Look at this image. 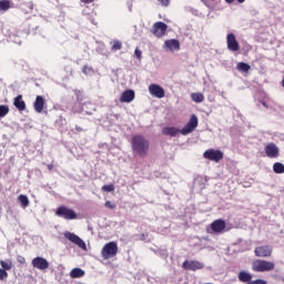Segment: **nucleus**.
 <instances>
[{"instance_id": "c85d7f7f", "label": "nucleus", "mask_w": 284, "mask_h": 284, "mask_svg": "<svg viewBox=\"0 0 284 284\" xmlns=\"http://www.w3.org/2000/svg\"><path fill=\"white\" fill-rule=\"evenodd\" d=\"M10 112V109L8 105H0V118H4Z\"/></svg>"}, {"instance_id": "79ce46f5", "label": "nucleus", "mask_w": 284, "mask_h": 284, "mask_svg": "<svg viewBox=\"0 0 284 284\" xmlns=\"http://www.w3.org/2000/svg\"><path fill=\"white\" fill-rule=\"evenodd\" d=\"M282 282L284 283V277L282 278Z\"/></svg>"}, {"instance_id": "412c9836", "label": "nucleus", "mask_w": 284, "mask_h": 284, "mask_svg": "<svg viewBox=\"0 0 284 284\" xmlns=\"http://www.w3.org/2000/svg\"><path fill=\"white\" fill-rule=\"evenodd\" d=\"M84 275H85V272L81 268H73L70 272V277L71 278H80V277H83Z\"/></svg>"}, {"instance_id": "c756f323", "label": "nucleus", "mask_w": 284, "mask_h": 284, "mask_svg": "<svg viewBox=\"0 0 284 284\" xmlns=\"http://www.w3.org/2000/svg\"><path fill=\"white\" fill-rule=\"evenodd\" d=\"M101 190L104 191V192H114L115 191V186H114V184L103 185L101 187Z\"/></svg>"}, {"instance_id": "f257e3e1", "label": "nucleus", "mask_w": 284, "mask_h": 284, "mask_svg": "<svg viewBox=\"0 0 284 284\" xmlns=\"http://www.w3.org/2000/svg\"><path fill=\"white\" fill-rule=\"evenodd\" d=\"M199 126V119L195 114H192L189 122L185 124L182 130L171 126V128H163L162 134L165 136H178L179 134L187 135L191 134L195 129Z\"/></svg>"}, {"instance_id": "f03ea898", "label": "nucleus", "mask_w": 284, "mask_h": 284, "mask_svg": "<svg viewBox=\"0 0 284 284\" xmlns=\"http://www.w3.org/2000/svg\"><path fill=\"white\" fill-rule=\"evenodd\" d=\"M131 149L134 155L144 159L150 153V141L143 135H133L131 139Z\"/></svg>"}, {"instance_id": "39448f33", "label": "nucleus", "mask_w": 284, "mask_h": 284, "mask_svg": "<svg viewBox=\"0 0 284 284\" xmlns=\"http://www.w3.org/2000/svg\"><path fill=\"white\" fill-rule=\"evenodd\" d=\"M55 215L65 220V221H72V220H77L78 219V214L74 210L69 209L64 205L59 206L55 210Z\"/></svg>"}, {"instance_id": "f3484780", "label": "nucleus", "mask_w": 284, "mask_h": 284, "mask_svg": "<svg viewBox=\"0 0 284 284\" xmlns=\"http://www.w3.org/2000/svg\"><path fill=\"white\" fill-rule=\"evenodd\" d=\"M164 45L171 52L180 51V49H181L180 42L175 39L166 40L164 42Z\"/></svg>"}, {"instance_id": "9d476101", "label": "nucleus", "mask_w": 284, "mask_h": 284, "mask_svg": "<svg viewBox=\"0 0 284 284\" xmlns=\"http://www.w3.org/2000/svg\"><path fill=\"white\" fill-rule=\"evenodd\" d=\"M254 254L257 257H271L273 255V247L270 245L257 246L254 250Z\"/></svg>"}, {"instance_id": "5701e85b", "label": "nucleus", "mask_w": 284, "mask_h": 284, "mask_svg": "<svg viewBox=\"0 0 284 284\" xmlns=\"http://www.w3.org/2000/svg\"><path fill=\"white\" fill-rule=\"evenodd\" d=\"M18 202L20 203L22 209L28 207L29 204H30V201H29L28 196L23 195V194L18 196Z\"/></svg>"}, {"instance_id": "f8f14e48", "label": "nucleus", "mask_w": 284, "mask_h": 284, "mask_svg": "<svg viewBox=\"0 0 284 284\" xmlns=\"http://www.w3.org/2000/svg\"><path fill=\"white\" fill-rule=\"evenodd\" d=\"M31 265H32V267L40 270V271H45L50 266L49 262L45 258L40 257V256L32 258Z\"/></svg>"}, {"instance_id": "c9c22d12", "label": "nucleus", "mask_w": 284, "mask_h": 284, "mask_svg": "<svg viewBox=\"0 0 284 284\" xmlns=\"http://www.w3.org/2000/svg\"><path fill=\"white\" fill-rule=\"evenodd\" d=\"M252 282H253V284H267V282L264 281V280H255V281H252Z\"/></svg>"}, {"instance_id": "7ed1b4c3", "label": "nucleus", "mask_w": 284, "mask_h": 284, "mask_svg": "<svg viewBox=\"0 0 284 284\" xmlns=\"http://www.w3.org/2000/svg\"><path fill=\"white\" fill-rule=\"evenodd\" d=\"M276 267L274 262L265 260H256L252 263V271L255 273H264L274 271Z\"/></svg>"}, {"instance_id": "6ab92c4d", "label": "nucleus", "mask_w": 284, "mask_h": 284, "mask_svg": "<svg viewBox=\"0 0 284 284\" xmlns=\"http://www.w3.org/2000/svg\"><path fill=\"white\" fill-rule=\"evenodd\" d=\"M237 278L241 283H251L253 282V275L246 271H241L239 274H237Z\"/></svg>"}, {"instance_id": "2eb2a0df", "label": "nucleus", "mask_w": 284, "mask_h": 284, "mask_svg": "<svg viewBox=\"0 0 284 284\" xmlns=\"http://www.w3.org/2000/svg\"><path fill=\"white\" fill-rule=\"evenodd\" d=\"M135 99V92L133 90H126L124 91L120 97L121 103H131Z\"/></svg>"}, {"instance_id": "72a5a7b5", "label": "nucleus", "mask_w": 284, "mask_h": 284, "mask_svg": "<svg viewBox=\"0 0 284 284\" xmlns=\"http://www.w3.org/2000/svg\"><path fill=\"white\" fill-rule=\"evenodd\" d=\"M104 206L105 207H108V209H110V210H113V209H115L116 207V205L115 204H113L112 202H110V201H106L105 203H104Z\"/></svg>"}, {"instance_id": "4c0bfd02", "label": "nucleus", "mask_w": 284, "mask_h": 284, "mask_svg": "<svg viewBox=\"0 0 284 284\" xmlns=\"http://www.w3.org/2000/svg\"><path fill=\"white\" fill-rule=\"evenodd\" d=\"M262 105H263L264 108L268 109V105H267L266 102H262Z\"/></svg>"}, {"instance_id": "473e14b6", "label": "nucleus", "mask_w": 284, "mask_h": 284, "mask_svg": "<svg viewBox=\"0 0 284 284\" xmlns=\"http://www.w3.org/2000/svg\"><path fill=\"white\" fill-rule=\"evenodd\" d=\"M134 55H135V58H136L138 60H141V59H142V51H140V49L136 48V49L134 50Z\"/></svg>"}, {"instance_id": "aec40b11", "label": "nucleus", "mask_w": 284, "mask_h": 284, "mask_svg": "<svg viewBox=\"0 0 284 284\" xmlns=\"http://www.w3.org/2000/svg\"><path fill=\"white\" fill-rule=\"evenodd\" d=\"M44 99L40 95L36 98V101L33 103V109L37 113H42L44 109Z\"/></svg>"}, {"instance_id": "4be33fe9", "label": "nucleus", "mask_w": 284, "mask_h": 284, "mask_svg": "<svg viewBox=\"0 0 284 284\" xmlns=\"http://www.w3.org/2000/svg\"><path fill=\"white\" fill-rule=\"evenodd\" d=\"M236 70L240 72L248 73L251 71V65L244 62H240L236 64Z\"/></svg>"}, {"instance_id": "2f4dec72", "label": "nucleus", "mask_w": 284, "mask_h": 284, "mask_svg": "<svg viewBox=\"0 0 284 284\" xmlns=\"http://www.w3.org/2000/svg\"><path fill=\"white\" fill-rule=\"evenodd\" d=\"M9 276L8 272L6 270L0 268V281L7 280Z\"/></svg>"}, {"instance_id": "cd10ccee", "label": "nucleus", "mask_w": 284, "mask_h": 284, "mask_svg": "<svg viewBox=\"0 0 284 284\" xmlns=\"http://www.w3.org/2000/svg\"><path fill=\"white\" fill-rule=\"evenodd\" d=\"M1 270L10 271L12 268V262L0 261Z\"/></svg>"}, {"instance_id": "393cba45", "label": "nucleus", "mask_w": 284, "mask_h": 284, "mask_svg": "<svg viewBox=\"0 0 284 284\" xmlns=\"http://www.w3.org/2000/svg\"><path fill=\"white\" fill-rule=\"evenodd\" d=\"M273 172L275 174H284V164L277 162L273 164Z\"/></svg>"}, {"instance_id": "dca6fc26", "label": "nucleus", "mask_w": 284, "mask_h": 284, "mask_svg": "<svg viewBox=\"0 0 284 284\" xmlns=\"http://www.w3.org/2000/svg\"><path fill=\"white\" fill-rule=\"evenodd\" d=\"M226 229V223L223 220H216L211 223V230L214 233H222Z\"/></svg>"}, {"instance_id": "f704fd0d", "label": "nucleus", "mask_w": 284, "mask_h": 284, "mask_svg": "<svg viewBox=\"0 0 284 284\" xmlns=\"http://www.w3.org/2000/svg\"><path fill=\"white\" fill-rule=\"evenodd\" d=\"M17 262H18L19 264H26V257H23V256H18V257H17Z\"/></svg>"}, {"instance_id": "58836bf2", "label": "nucleus", "mask_w": 284, "mask_h": 284, "mask_svg": "<svg viewBox=\"0 0 284 284\" xmlns=\"http://www.w3.org/2000/svg\"><path fill=\"white\" fill-rule=\"evenodd\" d=\"M281 85L284 88V77H283V80L281 82Z\"/></svg>"}, {"instance_id": "bb28decb", "label": "nucleus", "mask_w": 284, "mask_h": 284, "mask_svg": "<svg viewBox=\"0 0 284 284\" xmlns=\"http://www.w3.org/2000/svg\"><path fill=\"white\" fill-rule=\"evenodd\" d=\"M122 47H123L122 42L119 41V40H115V41L112 42L111 50L112 51H120V50H122Z\"/></svg>"}, {"instance_id": "6e6552de", "label": "nucleus", "mask_w": 284, "mask_h": 284, "mask_svg": "<svg viewBox=\"0 0 284 284\" xmlns=\"http://www.w3.org/2000/svg\"><path fill=\"white\" fill-rule=\"evenodd\" d=\"M168 28L169 27H168L166 23H164V22H156V23H154L152 26L151 33L154 37L161 39V38L165 37Z\"/></svg>"}, {"instance_id": "9b49d317", "label": "nucleus", "mask_w": 284, "mask_h": 284, "mask_svg": "<svg viewBox=\"0 0 284 284\" xmlns=\"http://www.w3.org/2000/svg\"><path fill=\"white\" fill-rule=\"evenodd\" d=\"M265 155L270 159H277L280 156V148L275 143H268L264 148Z\"/></svg>"}, {"instance_id": "20e7f679", "label": "nucleus", "mask_w": 284, "mask_h": 284, "mask_svg": "<svg viewBox=\"0 0 284 284\" xmlns=\"http://www.w3.org/2000/svg\"><path fill=\"white\" fill-rule=\"evenodd\" d=\"M119 253V246L116 242H109L104 244V246L101 250V256L103 260L113 258Z\"/></svg>"}, {"instance_id": "423d86ee", "label": "nucleus", "mask_w": 284, "mask_h": 284, "mask_svg": "<svg viewBox=\"0 0 284 284\" xmlns=\"http://www.w3.org/2000/svg\"><path fill=\"white\" fill-rule=\"evenodd\" d=\"M203 158L205 160L219 163L224 159V153L220 150L209 149L203 153Z\"/></svg>"}, {"instance_id": "37998d69", "label": "nucleus", "mask_w": 284, "mask_h": 284, "mask_svg": "<svg viewBox=\"0 0 284 284\" xmlns=\"http://www.w3.org/2000/svg\"><path fill=\"white\" fill-rule=\"evenodd\" d=\"M206 284H211V283H206Z\"/></svg>"}, {"instance_id": "b1692460", "label": "nucleus", "mask_w": 284, "mask_h": 284, "mask_svg": "<svg viewBox=\"0 0 284 284\" xmlns=\"http://www.w3.org/2000/svg\"><path fill=\"white\" fill-rule=\"evenodd\" d=\"M191 99L195 103H202V102H204L205 97L202 93H192Z\"/></svg>"}, {"instance_id": "0eeeda50", "label": "nucleus", "mask_w": 284, "mask_h": 284, "mask_svg": "<svg viewBox=\"0 0 284 284\" xmlns=\"http://www.w3.org/2000/svg\"><path fill=\"white\" fill-rule=\"evenodd\" d=\"M63 237H65L72 244L77 245L79 248L87 250L85 242L77 234L71 233V232H64Z\"/></svg>"}, {"instance_id": "7c9ffc66", "label": "nucleus", "mask_w": 284, "mask_h": 284, "mask_svg": "<svg viewBox=\"0 0 284 284\" xmlns=\"http://www.w3.org/2000/svg\"><path fill=\"white\" fill-rule=\"evenodd\" d=\"M93 71H94L93 68H91L89 65H84L82 68V73L85 74V75H89V74L93 73Z\"/></svg>"}, {"instance_id": "4468645a", "label": "nucleus", "mask_w": 284, "mask_h": 284, "mask_svg": "<svg viewBox=\"0 0 284 284\" xmlns=\"http://www.w3.org/2000/svg\"><path fill=\"white\" fill-rule=\"evenodd\" d=\"M149 92L152 97H155L158 99H162L165 97L164 89L159 84H150L149 85Z\"/></svg>"}, {"instance_id": "e433bc0d", "label": "nucleus", "mask_w": 284, "mask_h": 284, "mask_svg": "<svg viewBox=\"0 0 284 284\" xmlns=\"http://www.w3.org/2000/svg\"><path fill=\"white\" fill-rule=\"evenodd\" d=\"M47 169H48L49 171H52V170L54 169V164H48V165H47Z\"/></svg>"}, {"instance_id": "1a4fd4ad", "label": "nucleus", "mask_w": 284, "mask_h": 284, "mask_svg": "<svg viewBox=\"0 0 284 284\" xmlns=\"http://www.w3.org/2000/svg\"><path fill=\"white\" fill-rule=\"evenodd\" d=\"M226 47H227V50H230L231 52L240 51L241 47L234 33H229L226 36Z\"/></svg>"}, {"instance_id": "a211bd4d", "label": "nucleus", "mask_w": 284, "mask_h": 284, "mask_svg": "<svg viewBox=\"0 0 284 284\" xmlns=\"http://www.w3.org/2000/svg\"><path fill=\"white\" fill-rule=\"evenodd\" d=\"M13 106L22 112V111H26L27 109V104L26 102L23 101V97L22 95H18L17 98L13 99Z\"/></svg>"}, {"instance_id": "ea45409f", "label": "nucleus", "mask_w": 284, "mask_h": 284, "mask_svg": "<svg viewBox=\"0 0 284 284\" xmlns=\"http://www.w3.org/2000/svg\"><path fill=\"white\" fill-rule=\"evenodd\" d=\"M77 131H81V129H80V128H77Z\"/></svg>"}, {"instance_id": "ddd939ff", "label": "nucleus", "mask_w": 284, "mask_h": 284, "mask_svg": "<svg viewBox=\"0 0 284 284\" xmlns=\"http://www.w3.org/2000/svg\"><path fill=\"white\" fill-rule=\"evenodd\" d=\"M204 264L199 261H184L182 268L185 271H199L204 268Z\"/></svg>"}, {"instance_id": "a878e982", "label": "nucleus", "mask_w": 284, "mask_h": 284, "mask_svg": "<svg viewBox=\"0 0 284 284\" xmlns=\"http://www.w3.org/2000/svg\"><path fill=\"white\" fill-rule=\"evenodd\" d=\"M11 8L10 0H0V11H8Z\"/></svg>"}, {"instance_id": "a19ab883", "label": "nucleus", "mask_w": 284, "mask_h": 284, "mask_svg": "<svg viewBox=\"0 0 284 284\" xmlns=\"http://www.w3.org/2000/svg\"><path fill=\"white\" fill-rule=\"evenodd\" d=\"M248 284H254V283H253V281H252V282H250Z\"/></svg>"}]
</instances>
